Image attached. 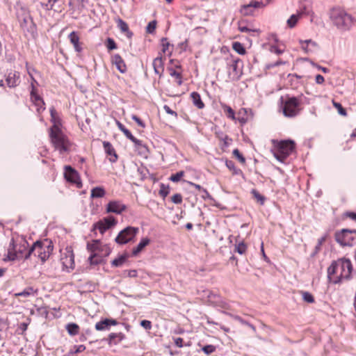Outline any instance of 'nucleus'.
Masks as SVG:
<instances>
[{
  "label": "nucleus",
  "mask_w": 356,
  "mask_h": 356,
  "mask_svg": "<svg viewBox=\"0 0 356 356\" xmlns=\"http://www.w3.org/2000/svg\"><path fill=\"white\" fill-rule=\"evenodd\" d=\"M224 111L227 113V117L234 120L235 118L234 117V110L229 106L225 105L224 106Z\"/></svg>",
  "instance_id": "obj_55"
},
{
  "label": "nucleus",
  "mask_w": 356,
  "mask_h": 356,
  "mask_svg": "<svg viewBox=\"0 0 356 356\" xmlns=\"http://www.w3.org/2000/svg\"><path fill=\"white\" fill-rule=\"evenodd\" d=\"M118 27L122 33L126 34L127 38H131L133 33L129 30L128 24H118Z\"/></svg>",
  "instance_id": "obj_42"
},
{
  "label": "nucleus",
  "mask_w": 356,
  "mask_h": 356,
  "mask_svg": "<svg viewBox=\"0 0 356 356\" xmlns=\"http://www.w3.org/2000/svg\"><path fill=\"white\" fill-rule=\"evenodd\" d=\"M241 62L239 58H227V64L229 66V75L233 74L234 76L238 77L241 72L238 70V63Z\"/></svg>",
  "instance_id": "obj_17"
},
{
  "label": "nucleus",
  "mask_w": 356,
  "mask_h": 356,
  "mask_svg": "<svg viewBox=\"0 0 356 356\" xmlns=\"http://www.w3.org/2000/svg\"><path fill=\"white\" fill-rule=\"evenodd\" d=\"M131 118L133 120H134L138 126H140V127H143L144 128L145 127V123L136 115H133L131 116Z\"/></svg>",
  "instance_id": "obj_61"
},
{
  "label": "nucleus",
  "mask_w": 356,
  "mask_h": 356,
  "mask_svg": "<svg viewBox=\"0 0 356 356\" xmlns=\"http://www.w3.org/2000/svg\"><path fill=\"white\" fill-rule=\"evenodd\" d=\"M105 45L108 51L117 49V44L115 40L111 38H108L105 42Z\"/></svg>",
  "instance_id": "obj_43"
},
{
  "label": "nucleus",
  "mask_w": 356,
  "mask_h": 356,
  "mask_svg": "<svg viewBox=\"0 0 356 356\" xmlns=\"http://www.w3.org/2000/svg\"><path fill=\"white\" fill-rule=\"evenodd\" d=\"M103 147L106 154L110 156L109 161L111 163L116 162V161L118 160V155L111 143L108 141H104Z\"/></svg>",
  "instance_id": "obj_19"
},
{
  "label": "nucleus",
  "mask_w": 356,
  "mask_h": 356,
  "mask_svg": "<svg viewBox=\"0 0 356 356\" xmlns=\"http://www.w3.org/2000/svg\"><path fill=\"white\" fill-rule=\"evenodd\" d=\"M353 268L349 259L341 258L333 261L327 268V278L334 284L349 281L352 278Z\"/></svg>",
  "instance_id": "obj_1"
},
{
  "label": "nucleus",
  "mask_w": 356,
  "mask_h": 356,
  "mask_svg": "<svg viewBox=\"0 0 356 356\" xmlns=\"http://www.w3.org/2000/svg\"><path fill=\"white\" fill-rule=\"evenodd\" d=\"M6 81L8 87H16L20 83L19 73L17 71H10L6 75Z\"/></svg>",
  "instance_id": "obj_18"
},
{
  "label": "nucleus",
  "mask_w": 356,
  "mask_h": 356,
  "mask_svg": "<svg viewBox=\"0 0 356 356\" xmlns=\"http://www.w3.org/2000/svg\"><path fill=\"white\" fill-rule=\"evenodd\" d=\"M112 63L115 65L116 68L121 72L124 73L127 71V66L122 58L120 54H116L112 56Z\"/></svg>",
  "instance_id": "obj_20"
},
{
  "label": "nucleus",
  "mask_w": 356,
  "mask_h": 356,
  "mask_svg": "<svg viewBox=\"0 0 356 356\" xmlns=\"http://www.w3.org/2000/svg\"><path fill=\"white\" fill-rule=\"evenodd\" d=\"M251 193L252 194L254 199H256L261 205L264 204L266 197L264 195H261L256 189H252L251 191Z\"/></svg>",
  "instance_id": "obj_40"
},
{
  "label": "nucleus",
  "mask_w": 356,
  "mask_h": 356,
  "mask_svg": "<svg viewBox=\"0 0 356 356\" xmlns=\"http://www.w3.org/2000/svg\"><path fill=\"white\" fill-rule=\"evenodd\" d=\"M88 260L92 265H97L100 263L101 258L98 257L96 254H92L89 258Z\"/></svg>",
  "instance_id": "obj_53"
},
{
  "label": "nucleus",
  "mask_w": 356,
  "mask_h": 356,
  "mask_svg": "<svg viewBox=\"0 0 356 356\" xmlns=\"http://www.w3.org/2000/svg\"><path fill=\"white\" fill-rule=\"evenodd\" d=\"M225 165L230 171L232 172L233 175H243L242 170L235 166L234 161L231 160H226Z\"/></svg>",
  "instance_id": "obj_27"
},
{
  "label": "nucleus",
  "mask_w": 356,
  "mask_h": 356,
  "mask_svg": "<svg viewBox=\"0 0 356 356\" xmlns=\"http://www.w3.org/2000/svg\"><path fill=\"white\" fill-rule=\"evenodd\" d=\"M106 194L105 190L102 187H95L91 190L92 198L103 197Z\"/></svg>",
  "instance_id": "obj_31"
},
{
  "label": "nucleus",
  "mask_w": 356,
  "mask_h": 356,
  "mask_svg": "<svg viewBox=\"0 0 356 356\" xmlns=\"http://www.w3.org/2000/svg\"><path fill=\"white\" fill-rule=\"evenodd\" d=\"M325 237H322L318 239V243L315 247V252H314V254H315L319 252V250H321V247L323 243L325 241Z\"/></svg>",
  "instance_id": "obj_60"
},
{
  "label": "nucleus",
  "mask_w": 356,
  "mask_h": 356,
  "mask_svg": "<svg viewBox=\"0 0 356 356\" xmlns=\"http://www.w3.org/2000/svg\"><path fill=\"white\" fill-rule=\"evenodd\" d=\"M65 1L66 0H47L46 3H41V6L44 9L47 10H61L62 6L65 3Z\"/></svg>",
  "instance_id": "obj_16"
},
{
  "label": "nucleus",
  "mask_w": 356,
  "mask_h": 356,
  "mask_svg": "<svg viewBox=\"0 0 356 356\" xmlns=\"http://www.w3.org/2000/svg\"><path fill=\"white\" fill-rule=\"evenodd\" d=\"M135 145L136 148L138 149L140 154H145L148 152L147 146L143 143L142 140L137 139L134 137V140H131Z\"/></svg>",
  "instance_id": "obj_29"
},
{
  "label": "nucleus",
  "mask_w": 356,
  "mask_h": 356,
  "mask_svg": "<svg viewBox=\"0 0 356 356\" xmlns=\"http://www.w3.org/2000/svg\"><path fill=\"white\" fill-rule=\"evenodd\" d=\"M238 30L241 32H245L248 33L251 36H257L260 33V30L258 29H254L248 26H238Z\"/></svg>",
  "instance_id": "obj_28"
},
{
  "label": "nucleus",
  "mask_w": 356,
  "mask_h": 356,
  "mask_svg": "<svg viewBox=\"0 0 356 356\" xmlns=\"http://www.w3.org/2000/svg\"><path fill=\"white\" fill-rule=\"evenodd\" d=\"M263 6V3L261 1H254L248 4H245L241 6L240 12L243 15H253L259 8Z\"/></svg>",
  "instance_id": "obj_13"
},
{
  "label": "nucleus",
  "mask_w": 356,
  "mask_h": 356,
  "mask_svg": "<svg viewBox=\"0 0 356 356\" xmlns=\"http://www.w3.org/2000/svg\"><path fill=\"white\" fill-rule=\"evenodd\" d=\"M128 255L127 254H122L118 258L113 259L111 262L113 266L120 267L127 261Z\"/></svg>",
  "instance_id": "obj_33"
},
{
  "label": "nucleus",
  "mask_w": 356,
  "mask_h": 356,
  "mask_svg": "<svg viewBox=\"0 0 356 356\" xmlns=\"http://www.w3.org/2000/svg\"><path fill=\"white\" fill-rule=\"evenodd\" d=\"M302 49L307 54L314 53L319 49L318 44L312 40H300Z\"/></svg>",
  "instance_id": "obj_14"
},
{
  "label": "nucleus",
  "mask_w": 356,
  "mask_h": 356,
  "mask_svg": "<svg viewBox=\"0 0 356 356\" xmlns=\"http://www.w3.org/2000/svg\"><path fill=\"white\" fill-rule=\"evenodd\" d=\"M275 144V157L280 161H284L292 153L295 149V143L293 140H282L280 142L273 140Z\"/></svg>",
  "instance_id": "obj_5"
},
{
  "label": "nucleus",
  "mask_w": 356,
  "mask_h": 356,
  "mask_svg": "<svg viewBox=\"0 0 356 356\" xmlns=\"http://www.w3.org/2000/svg\"><path fill=\"white\" fill-rule=\"evenodd\" d=\"M64 176L67 181L76 184L79 188L81 187L82 184L78 172L70 165L65 167Z\"/></svg>",
  "instance_id": "obj_12"
},
{
  "label": "nucleus",
  "mask_w": 356,
  "mask_h": 356,
  "mask_svg": "<svg viewBox=\"0 0 356 356\" xmlns=\"http://www.w3.org/2000/svg\"><path fill=\"white\" fill-rule=\"evenodd\" d=\"M215 305L224 310H231L232 307L229 302L222 299H218L215 302Z\"/></svg>",
  "instance_id": "obj_38"
},
{
  "label": "nucleus",
  "mask_w": 356,
  "mask_h": 356,
  "mask_svg": "<svg viewBox=\"0 0 356 356\" xmlns=\"http://www.w3.org/2000/svg\"><path fill=\"white\" fill-rule=\"evenodd\" d=\"M283 64H285L284 61H282V60H278L276 62L270 63L266 65V67H267V68L270 69V68H273V67H277V66H279L280 65H283Z\"/></svg>",
  "instance_id": "obj_59"
},
{
  "label": "nucleus",
  "mask_w": 356,
  "mask_h": 356,
  "mask_svg": "<svg viewBox=\"0 0 356 356\" xmlns=\"http://www.w3.org/2000/svg\"><path fill=\"white\" fill-rule=\"evenodd\" d=\"M353 233H356V230L342 229L335 234V239L342 246H352L354 239Z\"/></svg>",
  "instance_id": "obj_10"
},
{
  "label": "nucleus",
  "mask_w": 356,
  "mask_h": 356,
  "mask_svg": "<svg viewBox=\"0 0 356 356\" xmlns=\"http://www.w3.org/2000/svg\"><path fill=\"white\" fill-rule=\"evenodd\" d=\"M152 65H153L155 74L159 75V76H161L162 73L164 70L163 62L162 60L161 57L156 58L153 60Z\"/></svg>",
  "instance_id": "obj_24"
},
{
  "label": "nucleus",
  "mask_w": 356,
  "mask_h": 356,
  "mask_svg": "<svg viewBox=\"0 0 356 356\" xmlns=\"http://www.w3.org/2000/svg\"><path fill=\"white\" fill-rule=\"evenodd\" d=\"M118 129L124 134V136L130 140H134V136L131 131L127 129L121 122H117Z\"/></svg>",
  "instance_id": "obj_34"
},
{
  "label": "nucleus",
  "mask_w": 356,
  "mask_h": 356,
  "mask_svg": "<svg viewBox=\"0 0 356 356\" xmlns=\"http://www.w3.org/2000/svg\"><path fill=\"white\" fill-rule=\"evenodd\" d=\"M202 350L206 355H209L216 350V347L213 345H207Z\"/></svg>",
  "instance_id": "obj_54"
},
{
  "label": "nucleus",
  "mask_w": 356,
  "mask_h": 356,
  "mask_svg": "<svg viewBox=\"0 0 356 356\" xmlns=\"http://www.w3.org/2000/svg\"><path fill=\"white\" fill-rule=\"evenodd\" d=\"M191 97L194 106L197 108L202 109L204 107V104L202 101L201 97L197 92H193L191 93Z\"/></svg>",
  "instance_id": "obj_26"
},
{
  "label": "nucleus",
  "mask_w": 356,
  "mask_h": 356,
  "mask_svg": "<svg viewBox=\"0 0 356 356\" xmlns=\"http://www.w3.org/2000/svg\"><path fill=\"white\" fill-rule=\"evenodd\" d=\"M68 38L70 40V42L72 44H76V43H78L79 42V36L78 33L76 31L71 32L70 33Z\"/></svg>",
  "instance_id": "obj_47"
},
{
  "label": "nucleus",
  "mask_w": 356,
  "mask_h": 356,
  "mask_svg": "<svg viewBox=\"0 0 356 356\" xmlns=\"http://www.w3.org/2000/svg\"><path fill=\"white\" fill-rule=\"evenodd\" d=\"M36 291H34L33 288L31 286L26 287L24 291L19 293H15V297L23 296V297H29L31 296H34Z\"/></svg>",
  "instance_id": "obj_35"
},
{
  "label": "nucleus",
  "mask_w": 356,
  "mask_h": 356,
  "mask_svg": "<svg viewBox=\"0 0 356 356\" xmlns=\"http://www.w3.org/2000/svg\"><path fill=\"white\" fill-rule=\"evenodd\" d=\"M201 193H202L201 197H202L203 199L206 200V199H207V198H211V195H210L209 193L207 191V189L203 188V189L202 190Z\"/></svg>",
  "instance_id": "obj_64"
},
{
  "label": "nucleus",
  "mask_w": 356,
  "mask_h": 356,
  "mask_svg": "<svg viewBox=\"0 0 356 356\" xmlns=\"http://www.w3.org/2000/svg\"><path fill=\"white\" fill-rule=\"evenodd\" d=\"M53 250L54 245L51 241H46L45 242H42L37 241L29 249L25 255V260L29 259L31 255L33 254L35 256H38V258L40 259L42 263H44L49 259Z\"/></svg>",
  "instance_id": "obj_2"
},
{
  "label": "nucleus",
  "mask_w": 356,
  "mask_h": 356,
  "mask_svg": "<svg viewBox=\"0 0 356 356\" xmlns=\"http://www.w3.org/2000/svg\"><path fill=\"white\" fill-rule=\"evenodd\" d=\"M138 232V227L128 226L119 232L115 241L119 245L127 244L135 238Z\"/></svg>",
  "instance_id": "obj_8"
},
{
  "label": "nucleus",
  "mask_w": 356,
  "mask_h": 356,
  "mask_svg": "<svg viewBox=\"0 0 356 356\" xmlns=\"http://www.w3.org/2000/svg\"><path fill=\"white\" fill-rule=\"evenodd\" d=\"M29 243L26 240H22L19 243H15L14 239H12L10 247L8 250V257L10 261L24 259L28 252Z\"/></svg>",
  "instance_id": "obj_6"
},
{
  "label": "nucleus",
  "mask_w": 356,
  "mask_h": 356,
  "mask_svg": "<svg viewBox=\"0 0 356 356\" xmlns=\"http://www.w3.org/2000/svg\"><path fill=\"white\" fill-rule=\"evenodd\" d=\"M28 325H29V323H25V322L21 323L18 325V327L17 329V334H24V333L27 330Z\"/></svg>",
  "instance_id": "obj_51"
},
{
  "label": "nucleus",
  "mask_w": 356,
  "mask_h": 356,
  "mask_svg": "<svg viewBox=\"0 0 356 356\" xmlns=\"http://www.w3.org/2000/svg\"><path fill=\"white\" fill-rule=\"evenodd\" d=\"M300 293L302 294V297L304 301L308 303H313L314 302V298L312 296V294L308 291H300Z\"/></svg>",
  "instance_id": "obj_41"
},
{
  "label": "nucleus",
  "mask_w": 356,
  "mask_h": 356,
  "mask_svg": "<svg viewBox=\"0 0 356 356\" xmlns=\"http://www.w3.org/2000/svg\"><path fill=\"white\" fill-rule=\"evenodd\" d=\"M124 339V334L122 332L109 334L107 341L109 345H117Z\"/></svg>",
  "instance_id": "obj_22"
},
{
  "label": "nucleus",
  "mask_w": 356,
  "mask_h": 356,
  "mask_svg": "<svg viewBox=\"0 0 356 356\" xmlns=\"http://www.w3.org/2000/svg\"><path fill=\"white\" fill-rule=\"evenodd\" d=\"M50 138L54 146L60 154L69 151L70 142L56 125L51 128Z\"/></svg>",
  "instance_id": "obj_4"
},
{
  "label": "nucleus",
  "mask_w": 356,
  "mask_h": 356,
  "mask_svg": "<svg viewBox=\"0 0 356 356\" xmlns=\"http://www.w3.org/2000/svg\"><path fill=\"white\" fill-rule=\"evenodd\" d=\"M150 241L148 238H143L139 242L136 248L132 250V255L137 256L149 243Z\"/></svg>",
  "instance_id": "obj_25"
},
{
  "label": "nucleus",
  "mask_w": 356,
  "mask_h": 356,
  "mask_svg": "<svg viewBox=\"0 0 356 356\" xmlns=\"http://www.w3.org/2000/svg\"><path fill=\"white\" fill-rule=\"evenodd\" d=\"M127 209V206L120 201H111L106 207L107 213L120 214Z\"/></svg>",
  "instance_id": "obj_15"
},
{
  "label": "nucleus",
  "mask_w": 356,
  "mask_h": 356,
  "mask_svg": "<svg viewBox=\"0 0 356 356\" xmlns=\"http://www.w3.org/2000/svg\"><path fill=\"white\" fill-rule=\"evenodd\" d=\"M222 313H224V314H227V315L230 316H231V317H232L234 320H236V321H238L240 323H241V324H243V325H248V327H250L252 330H254V331H255V330H256L255 327H254L252 324H251V323H248V321H245V320H244V319H243L241 316H237V315H232V314H229V313H228V312H225V311H222Z\"/></svg>",
  "instance_id": "obj_30"
},
{
  "label": "nucleus",
  "mask_w": 356,
  "mask_h": 356,
  "mask_svg": "<svg viewBox=\"0 0 356 356\" xmlns=\"http://www.w3.org/2000/svg\"><path fill=\"white\" fill-rule=\"evenodd\" d=\"M170 193V188L168 186H165L163 184H161L159 195L163 197H165Z\"/></svg>",
  "instance_id": "obj_49"
},
{
  "label": "nucleus",
  "mask_w": 356,
  "mask_h": 356,
  "mask_svg": "<svg viewBox=\"0 0 356 356\" xmlns=\"http://www.w3.org/2000/svg\"><path fill=\"white\" fill-rule=\"evenodd\" d=\"M140 325L147 330L152 328V323L148 320H143L140 321Z\"/></svg>",
  "instance_id": "obj_58"
},
{
  "label": "nucleus",
  "mask_w": 356,
  "mask_h": 356,
  "mask_svg": "<svg viewBox=\"0 0 356 356\" xmlns=\"http://www.w3.org/2000/svg\"><path fill=\"white\" fill-rule=\"evenodd\" d=\"M179 48L181 49V51H185L187 49L188 47V40H185V41L180 42L179 44Z\"/></svg>",
  "instance_id": "obj_62"
},
{
  "label": "nucleus",
  "mask_w": 356,
  "mask_h": 356,
  "mask_svg": "<svg viewBox=\"0 0 356 356\" xmlns=\"http://www.w3.org/2000/svg\"><path fill=\"white\" fill-rule=\"evenodd\" d=\"M66 330L70 335L74 336L79 333V326L76 323H70L66 325Z\"/></svg>",
  "instance_id": "obj_32"
},
{
  "label": "nucleus",
  "mask_w": 356,
  "mask_h": 356,
  "mask_svg": "<svg viewBox=\"0 0 356 356\" xmlns=\"http://www.w3.org/2000/svg\"><path fill=\"white\" fill-rule=\"evenodd\" d=\"M301 95L299 97H286L285 99L281 97V108L284 116L293 118L296 116L300 111V106L302 102Z\"/></svg>",
  "instance_id": "obj_3"
},
{
  "label": "nucleus",
  "mask_w": 356,
  "mask_h": 356,
  "mask_svg": "<svg viewBox=\"0 0 356 356\" xmlns=\"http://www.w3.org/2000/svg\"><path fill=\"white\" fill-rule=\"evenodd\" d=\"M314 19L312 9L308 6H303L295 14L291 15L286 22H298L299 20L312 22Z\"/></svg>",
  "instance_id": "obj_7"
},
{
  "label": "nucleus",
  "mask_w": 356,
  "mask_h": 356,
  "mask_svg": "<svg viewBox=\"0 0 356 356\" xmlns=\"http://www.w3.org/2000/svg\"><path fill=\"white\" fill-rule=\"evenodd\" d=\"M168 70L170 72V75L176 79V82H177V85L181 86L183 83L182 82V76H181V73L177 72L172 67L168 68Z\"/></svg>",
  "instance_id": "obj_37"
},
{
  "label": "nucleus",
  "mask_w": 356,
  "mask_h": 356,
  "mask_svg": "<svg viewBox=\"0 0 356 356\" xmlns=\"http://www.w3.org/2000/svg\"><path fill=\"white\" fill-rule=\"evenodd\" d=\"M247 250V245L241 242L238 244L235 245V251L237 252L240 254H243L245 253Z\"/></svg>",
  "instance_id": "obj_44"
},
{
  "label": "nucleus",
  "mask_w": 356,
  "mask_h": 356,
  "mask_svg": "<svg viewBox=\"0 0 356 356\" xmlns=\"http://www.w3.org/2000/svg\"><path fill=\"white\" fill-rule=\"evenodd\" d=\"M232 49L240 55H244L246 53L244 46L239 42H234Z\"/></svg>",
  "instance_id": "obj_36"
},
{
  "label": "nucleus",
  "mask_w": 356,
  "mask_h": 356,
  "mask_svg": "<svg viewBox=\"0 0 356 356\" xmlns=\"http://www.w3.org/2000/svg\"><path fill=\"white\" fill-rule=\"evenodd\" d=\"M8 327L7 319L0 318V338L2 337V334L6 331Z\"/></svg>",
  "instance_id": "obj_45"
},
{
  "label": "nucleus",
  "mask_w": 356,
  "mask_h": 356,
  "mask_svg": "<svg viewBox=\"0 0 356 356\" xmlns=\"http://www.w3.org/2000/svg\"><path fill=\"white\" fill-rule=\"evenodd\" d=\"M95 329L99 331L109 330V324L107 323L106 318L97 322L95 324Z\"/></svg>",
  "instance_id": "obj_39"
},
{
  "label": "nucleus",
  "mask_w": 356,
  "mask_h": 356,
  "mask_svg": "<svg viewBox=\"0 0 356 356\" xmlns=\"http://www.w3.org/2000/svg\"><path fill=\"white\" fill-rule=\"evenodd\" d=\"M329 17L331 21L335 22H352L351 15L339 7H334L330 10Z\"/></svg>",
  "instance_id": "obj_9"
},
{
  "label": "nucleus",
  "mask_w": 356,
  "mask_h": 356,
  "mask_svg": "<svg viewBox=\"0 0 356 356\" xmlns=\"http://www.w3.org/2000/svg\"><path fill=\"white\" fill-rule=\"evenodd\" d=\"M161 44H162V51H163V53L165 54L168 51V47L170 46V43L168 42V40L166 38H161Z\"/></svg>",
  "instance_id": "obj_56"
},
{
  "label": "nucleus",
  "mask_w": 356,
  "mask_h": 356,
  "mask_svg": "<svg viewBox=\"0 0 356 356\" xmlns=\"http://www.w3.org/2000/svg\"><path fill=\"white\" fill-rule=\"evenodd\" d=\"M31 97L32 101L37 106L38 112L43 111L45 109L44 103L42 99L35 92V90L32 89L31 91Z\"/></svg>",
  "instance_id": "obj_21"
},
{
  "label": "nucleus",
  "mask_w": 356,
  "mask_h": 356,
  "mask_svg": "<svg viewBox=\"0 0 356 356\" xmlns=\"http://www.w3.org/2000/svg\"><path fill=\"white\" fill-rule=\"evenodd\" d=\"M99 240H94L92 243H88L87 244V249L93 252L96 251L99 248Z\"/></svg>",
  "instance_id": "obj_46"
},
{
  "label": "nucleus",
  "mask_w": 356,
  "mask_h": 356,
  "mask_svg": "<svg viewBox=\"0 0 356 356\" xmlns=\"http://www.w3.org/2000/svg\"><path fill=\"white\" fill-rule=\"evenodd\" d=\"M117 220L113 216H108L94 224L93 228L98 229L103 234L106 230L115 226Z\"/></svg>",
  "instance_id": "obj_11"
},
{
  "label": "nucleus",
  "mask_w": 356,
  "mask_h": 356,
  "mask_svg": "<svg viewBox=\"0 0 356 356\" xmlns=\"http://www.w3.org/2000/svg\"><path fill=\"white\" fill-rule=\"evenodd\" d=\"M233 155L238 160V161L244 164L245 163V159L243 156V154L240 152V151L238 149H234L233 150Z\"/></svg>",
  "instance_id": "obj_50"
},
{
  "label": "nucleus",
  "mask_w": 356,
  "mask_h": 356,
  "mask_svg": "<svg viewBox=\"0 0 356 356\" xmlns=\"http://www.w3.org/2000/svg\"><path fill=\"white\" fill-rule=\"evenodd\" d=\"M16 15L18 22H29V21H32L29 12L24 8L17 10Z\"/></svg>",
  "instance_id": "obj_23"
},
{
  "label": "nucleus",
  "mask_w": 356,
  "mask_h": 356,
  "mask_svg": "<svg viewBox=\"0 0 356 356\" xmlns=\"http://www.w3.org/2000/svg\"><path fill=\"white\" fill-rule=\"evenodd\" d=\"M184 171H179V172H177V173L175 174H172L169 179L171 181H173V182H178L181 180V177L184 176Z\"/></svg>",
  "instance_id": "obj_48"
},
{
  "label": "nucleus",
  "mask_w": 356,
  "mask_h": 356,
  "mask_svg": "<svg viewBox=\"0 0 356 356\" xmlns=\"http://www.w3.org/2000/svg\"><path fill=\"white\" fill-rule=\"evenodd\" d=\"M171 200L172 202L175 204H181L182 202V196L179 193H176L172 197Z\"/></svg>",
  "instance_id": "obj_57"
},
{
  "label": "nucleus",
  "mask_w": 356,
  "mask_h": 356,
  "mask_svg": "<svg viewBox=\"0 0 356 356\" xmlns=\"http://www.w3.org/2000/svg\"><path fill=\"white\" fill-rule=\"evenodd\" d=\"M156 27V24H148L147 26V32L152 33Z\"/></svg>",
  "instance_id": "obj_63"
},
{
  "label": "nucleus",
  "mask_w": 356,
  "mask_h": 356,
  "mask_svg": "<svg viewBox=\"0 0 356 356\" xmlns=\"http://www.w3.org/2000/svg\"><path fill=\"white\" fill-rule=\"evenodd\" d=\"M333 105L337 109L340 115H346V111L340 103L333 101Z\"/></svg>",
  "instance_id": "obj_52"
}]
</instances>
